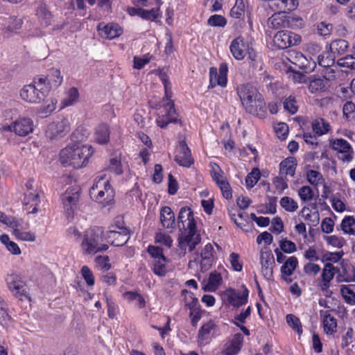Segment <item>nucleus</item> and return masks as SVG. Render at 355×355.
Listing matches in <instances>:
<instances>
[{"mask_svg":"<svg viewBox=\"0 0 355 355\" xmlns=\"http://www.w3.org/2000/svg\"><path fill=\"white\" fill-rule=\"evenodd\" d=\"M178 227L181 232L178 238V247L186 253L191 252L201 242V236L196 230L193 213L188 207L180 209L178 216Z\"/></svg>","mask_w":355,"mask_h":355,"instance_id":"obj_1","label":"nucleus"},{"mask_svg":"<svg viewBox=\"0 0 355 355\" xmlns=\"http://www.w3.org/2000/svg\"><path fill=\"white\" fill-rule=\"evenodd\" d=\"M237 94L245 111L259 118L266 115V103L256 87L250 84L241 85Z\"/></svg>","mask_w":355,"mask_h":355,"instance_id":"obj_2","label":"nucleus"},{"mask_svg":"<svg viewBox=\"0 0 355 355\" xmlns=\"http://www.w3.org/2000/svg\"><path fill=\"white\" fill-rule=\"evenodd\" d=\"M94 150L89 145L73 144L61 150L60 161L64 166L80 168L85 166Z\"/></svg>","mask_w":355,"mask_h":355,"instance_id":"obj_3","label":"nucleus"},{"mask_svg":"<svg viewBox=\"0 0 355 355\" xmlns=\"http://www.w3.org/2000/svg\"><path fill=\"white\" fill-rule=\"evenodd\" d=\"M89 196L92 200L101 204L102 207L110 205L114 202V191L105 174L97 176L89 190Z\"/></svg>","mask_w":355,"mask_h":355,"instance_id":"obj_4","label":"nucleus"},{"mask_svg":"<svg viewBox=\"0 0 355 355\" xmlns=\"http://www.w3.org/2000/svg\"><path fill=\"white\" fill-rule=\"evenodd\" d=\"M162 81L165 89V97L162 101V110L159 111L156 122L158 126L164 128L168 123L176 122L177 116L174 103L171 100L172 92L169 87L170 83L166 79H163Z\"/></svg>","mask_w":355,"mask_h":355,"instance_id":"obj_5","label":"nucleus"},{"mask_svg":"<svg viewBox=\"0 0 355 355\" xmlns=\"http://www.w3.org/2000/svg\"><path fill=\"white\" fill-rule=\"evenodd\" d=\"M103 231L100 227H94L85 232L81 243L82 250L84 254H94L101 251H105L108 245L101 243L103 241Z\"/></svg>","mask_w":355,"mask_h":355,"instance_id":"obj_6","label":"nucleus"},{"mask_svg":"<svg viewBox=\"0 0 355 355\" xmlns=\"http://www.w3.org/2000/svg\"><path fill=\"white\" fill-rule=\"evenodd\" d=\"M49 92V86L46 85L45 79L40 77L35 78L33 84L25 85L20 91V96L28 103H39Z\"/></svg>","mask_w":355,"mask_h":355,"instance_id":"obj_7","label":"nucleus"},{"mask_svg":"<svg viewBox=\"0 0 355 355\" xmlns=\"http://www.w3.org/2000/svg\"><path fill=\"white\" fill-rule=\"evenodd\" d=\"M70 130L71 125L69 120L60 116L48 124L45 135L51 140H58L65 137Z\"/></svg>","mask_w":355,"mask_h":355,"instance_id":"obj_8","label":"nucleus"},{"mask_svg":"<svg viewBox=\"0 0 355 355\" xmlns=\"http://www.w3.org/2000/svg\"><path fill=\"white\" fill-rule=\"evenodd\" d=\"M130 238L129 230L123 226L113 225L105 234V239L111 245L122 246Z\"/></svg>","mask_w":355,"mask_h":355,"instance_id":"obj_9","label":"nucleus"},{"mask_svg":"<svg viewBox=\"0 0 355 355\" xmlns=\"http://www.w3.org/2000/svg\"><path fill=\"white\" fill-rule=\"evenodd\" d=\"M300 42V35L288 31H279L273 37L275 46L281 49L297 45Z\"/></svg>","mask_w":355,"mask_h":355,"instance_id":"obj_10","label":"nucleus"},{"mask_svg":"<svg viewBox=\"0 0 355 355\" xmlns=\"http://www.w3.org/2000/svg\"><path fill=\"white\" fill-rule=\"evenodd\" d=\"M34 123L31 118H19L9 125H5L3 129L5 131L14 132L16 135L21 137L28 135L33 130Z\"/></svg>","mask_w":355,"mask_h":355,"instance_id":"obj_11","label":"nucleus"},{"mask_svg":"<svg viewBox=\"0 0 355 355\" xmlns=\"http://www.w3.org/2000/svg\"><path fill=\"white\" fill-rule=\"evenodd\" d=\"M6 282L9 290L16 297L20 300H22V297H28V288L18 275L14 273L8 275Z\"/></svg>","mask_w":355,"mask_h":355,"instance_id":"obj_12","label":"nucleus"},{"mask_svg":"<svg viewBox=\"0 0 355 355\" xmlns=\"http://www.w3.org/2000/svg\"><path fill=\"white\" fill-rule=\"evenodd\" d=\"M333 150H336L339 155V159L343 162H349L353 159L354 151L348 141L344 139H336L331 142Z\"/></svg>","mask_w":355,"mask_h":355,"instance_id":"obj_13","label":"nucleus"},{"mask_svg":"<svg viewBox=\"0 0 355 355\" xmlns=\"http://www.w3.org/2000/svg\"><path fill=\"white\" fill-rule=\"evenodd\" d=\"M260 263L261 273L266 279H272L273 276V267L275 258L270 250H262L260 252Z\"/></svg>","mask_w":355,"mask_h":355,"instance_id":"obj_14","label":"nucleus"},{"mask_svg":"<svg viewBox=\"0 0 355 355\" xmlns=\"http://www.w3.org/2000/svg\"><path fill=\"white\" fill-rule=\"evenodd\" d=\"M80 189L77 185L69 187L62 194V200L64 207L68 211H73L79 200Z\"/></svg>","mask_w":355,"mask_h":355,"instance_id":"obj_15","label":"nucleus"},{"mask_svg":"<svg viewBox=\"0 0 355 355\" xmlns=\"http://www.w3.org/2000/svg\"><path fill=\"white\" fill-rule=\"evenodd\" d=\"M175 160L180 166L184 167H189L193 163L191 151L184 141L180 142L176 148Z\"/></svg>","mask_w":355,"mask_h":355,"instance_id":"obj_16","label":"nucleus"},{"mask_svg":"<svg viewBox=\"0 0 355 355\" xmlns=\"http://www.w3.org/2000/svg\"><path fill=\"white\" fill-rule=\"evenodd\" d=\"M298 6L297 0H272L268 6L276 13H286L294 10Z\"/></svg>","mask_w":355,"mask_h":355,"instance_id":"obj_17","label":"nucleus"},{"mask_svg":"<svg viewBox=\"0 0 355 355\" xmlns=\"http://www.w3.org/2000/svg\"><path fill=\"white\" fill-rule=\"evenodd\" d=\"M247 49L248 46L241 37L234 39L230 46L232 56L238 60H243L245 58L247 54Z\"/></svg>","mask_w":355,"mask_h":355,"instance_id":"obj_18","label":"nucleus"},{"mask_svg":"<svg viewBox=\"0 0 355 355\" xmlns=\"http://www.w3.org/2000/svg\"><path fill=\"white\" fill-rule=\"evenodd\" d=\"M320 315L322 318L324 331L327 335H332L336 331V319L329 313V311L321 310Z\"/></svg>","mask_w":355,"mask_h":355,"instance_id":"obj_19","label":"nucleus"},{"mask_svg":"<svg viewBox=\"0 0 355 355\" xmlns=\"http://www.w3.org/2000/svg\"><path fill=\"white\" fill-rule=\"evenodd\" d=\"M40 202V195L37 192L29 191L25 194L24 204L28 214H36L38 211L37 207Z\"/></svg>","mask_w":355,"mask_h":355,"instance_id":"obj_20","label":"nucleus"},{"mask_svg":"<svg viewBox=\"0 0 355 355\" xmlns=\"http://www.w3.org/2000/svg\"><path fill=\"white\" fill-rule=\"evenodd\" d=\"M297 166V160L292 157H288L279 164V173L284 176L293 177Z\"/></svg>","mask_w":355,"mask_h":355,"instance_id":"obj_21","label":"nucleus"},{"mask_svg":"<svg viewBox=\"0 0 355 355\" xmlns=\"http://www.w3.org/2000/svg\"><path fill=\"white\" fill-rule=\"evenodd\" d=\"M160 221L164 228L173 229L175 227V214L169 207L166 206L161 209Z\"/></svg>","mask_w":355,"mask_h":355,"instance_id":"obj_22","label":"nucleus"},{"mask_svg":"<svg viewBox=\"0 0 355 355\" xmlns=\"http://www.w3.org/2000/svg\"><path fill=\"white\" fill-rule=\"evenodd\" d=\"M227 295L230 304L234 306L239 307L247 302L248 291L245 288L243 293L240 295L234 290H230L227 291Z\"/></svg>","mask_w":355,"mask_h":355,"instance_id":"obj_23","label":"nucleus"},{"mask_svg":"<svg viewBox=\"0 0 355 355\" xmlns=\"http://www.w3.org/2000/svg\"><path fill=\"white\" fill-rule=\"evenodd\" d=\"M45 79L46 85L49 86V90L52 88H57L62 82V76L60 71L58 69H51Z\"/></svg>","mask_w":355,"mask_h":355,"instance_id":"obj_24","label":"nucleus"},{"mask_svg":"<svg viewBox=\"0 0 355 355\" xmlns=\"http://www.w3.org/2000/svg\"><path fill=\"white\" fill-rule=\"evenodd\" d=\"M100 35L107 39H113L119 36L122 33L121 28L114 24H108L103 28H98Z\"/></svg>","mask_w":355,"mask_h":355,"instance_id":"obj_25","label":"nucleus"},{"mask_svg":"<svg viewBox=\"0 0 355 355\" xmlns=\"http://www.w3.org/2000/svg\"><path fill=\"white\" fill-rule=\"evenodd\" d=\"M313 131L318 136L328 133L331 130L329 123L323 118L315 119L311 124Z\"/></svg>","mask_w":355,"mask_h":355,"instance_id":"obj_26","label":"nucleus"},{"mask_svg":"<svg viewBox=\"0 0 355 355\" xmlns=\"http://www.w3.org/2000/svg\"><path fill=\"white\" fill-rule=\"evenodd\" d=\"M110 130L107 124L102 123L95 130L94 139L100 144H107L110 140Z\"/></svg>","mask_w":355,"mask_h":355,"instance_id":"obj_27","label":"nucleus"},{"mask_svg":"<svg viewBox=\"0 0 355 355\" xmlns=\"http://www.w3.org/2000/svg\"><path fill=\"white\" fill-rule=\"evenodd\" d=\"M348 48V42L343 39L335 40L329 45L330 53L334 57L344 54Z\"/></svg>","mask_w":355,"mask_h":355,"instance_id":"obj_28","label":"nucleus"},{"mask_svg":"<svg viewBox=\"0 0 355 355\" xmlns=\"http://www.w3.org/2000/svg\"><path fill=\"white\" fill-rule=\"evenodd\" d=\"M10 225L13 227V233L15 236L21 241H35L36 239L35 234L31 232H24L19 228L18 222H14L10 223Z\"/></svg>","mask_w":355,"mask_h":355,"instance_id":"obj_29","label":"nucleus"},{"mask_svg":"<svg viewBox=\"0 0 355 355\" xmlns=\"http://www.w3.org/2000/svg\"><path fill=\"white\" fill-rule=\"evenodd\" d=\"M222 276L219 272H211L208 282L203 286V289L208 291H215L222 283Z\"/></svg>","mask_w":355,"mask_h":355,"instance_id":"obj_30","label":"nucleus"},{"mask_svg":"<svg viewBox=\"0 0 355 355\" xmlns=\"http://www.w3.org/2000/svg\"><path fill=\"white\" fill-rule=\"evenodd\" d=\"M329 84L324 79L320 78H313L309 81V89L311 93L322 92L326 91Z\"/></svg>","mask_w":355,"mask_h":355,"instance_id":"obj_31","label":"nucleus"},{"mask_svg":"<svg viewBox=\"0 0 355 355\" xmlns=\"http://www.w3.org/2000/svg\"><path fill=\"white\" fill-rule=\"evenodd\" d=\"M79 98V92L76 87L70 88L67 92L66 97L61 101L60 109L73 105Z\"/></svg>","mask_w":355,"mask_h":355,"instance_id":"obj_32","label":"nucleus"},{"mask_svg":"<svg viewBox=\"0 0 355 355\" xmlns=\"http://www.w3.org/2000/svg\"><path fill=\"white\" fill-rule=\"evenodd\" d=\"M298 265L297 259L295 257L288 258L281 267V272L283 275L291 276Z\"/></svg>","mask_w":355,"mask_h":355,"instance_id":"obj_33","label":"nucleus"},{"mask_svg":"<svg viewBox=\"0 0 355 355\" xmlns=\"http://www.w3.org/2000/svg\"><path fill=\"white\" fill-rule=\"evenodd\" d=\"M243 339V338L241 334H235L230 346L227 347L225 351V355H234L237 354L241 349Z\"/></svg>","mask_w":355,"mask_h":355,"instance_id":"obj_34","label":"nucleus"},{"mask_svg":"<svg viewBox=\"0 0 355 355\" xmlns=\"http://www.w3.org/2000/svg\"><path fill=\"white\" fill-rule=\"evenodd\" d=\"M341 230L345 234L355 235V218L353 216H345L340 224Z\"/></svg>","mask_w":355,"mask_h":355,"instance_id":"obj_35","label":"nucleus"},{"mask_svg":"<svg viewBox=\"0 0 355 355\" xmlns=\"http://www.w3.org/2000/svg\"><path fill=\"white\" fill-rule=\"evenodd\" d=\"M216 324L213 321H209L199 329L198 338L201 340H205L209 338L214 332Z\"/></svg>","mask_w":355,"mask_h":355,"instance_id":"obj_36","label":"nucleus"},{"mask_svg":"<svg viewBox=\"0 0 355 355\" xmlns=\"http://www.w3.org/2000/svg\"><path fill=\"white\" fill-rule=\"evenodd\" d=\"M85 1L87 2L90 6H94L96 3L100 8H105L107 9L110 8V0H76L77 8L79 10H84L85 8Z\"/></svg>","mask_w":355,"mask_h":355,"instance_id":"obj_37","label":"nucleus"},{"mask_svg":"<svg viewBox=\"0 0 355 355\" xmlns=\"http://www.w3.org/2000/svg\"><path fill=\"white\" fill-rule=\"evenodd\" d=\"M306 178L308 182L313 185L318 186L324 182L322 175L319 171L315 170H309L306 172Z\"/></svg>","mask_w":355,"mask_h":355,"instance_id":"obj_38","label":"nucleus"},{"mask_svg":"<svg viewBox=\"0 0 355 355\" xmlns=\"http://www.w3.org/2000/svg\"><path fill=\"white\" fill-rule=\"evenodd\" d=\"M210 166L211 168L210 173L212 179L215 181L217 185L221 180L227 181L226 178L224 176V173L220 168V166L215 164L211 163Z\"/></svg>","mask_w":355,"mask_h":355,"instance_id":"obj_39","label":"nucleus"},{"mask_svg":"<svg viewBox=\"0 0 355 355\" xmlns=\"http://www.w3.org/2000/svg\"><path fill=\"white\" fill-rule=\"evenodd\" d=\"M166 258L164 257L159 259H156L153 262V270L155 275L162 277L166 273Z\"/></svg>","mask_w":355,"mask_h":355,"instance_id":"obj_40","label":"nucleus"},{"mask_svg":"<svg viewBox=\"0 0 355 355\" xmlns=\"http://www.w3.org/2000/svg\"><path fill=\"white\" fill-rule=\"evenodd\" d=\"M245 3L243 0H236L235 4L230 10V15L236 19H239L245 14Z\"/></svg>","mask_w":355,"mask_h":355,"instance_id":"obj_41","label":"nucleus"},{"mask_svg":"<svg viewBox=\"0 0 355 355\" xmlns=\"http://www.w3.org/2000/svg\"><path fill=\"white\" fill-rule=\"evenodd\" d=\"M182 295L184 297V303L190 310L196 309L198 299L195 297L194 294L187 290L182 291Z\"/></svg>","mask_w":355,"mask_h":355,"instance_id":"obj_42","label":"nucleus"},{"mask_svg":"<svg viewBox=\"0 0 355 355\" xmlns=\"http://www.w3.org/2000/svg\"><path fill=\"white\" fill-rule=\"evenodd\" d=\"M220 76L217 72V69L215 67H211L209 69V87H214L216 85H219L221 87H225L227 85V81H225L224 83H220Z\"/></svg>","mask_w":355,"mask_h":355,"instance_id":"obj_43","label":"nucleus"},{"mask_svg":"<svg viewBox=\"0 0 355 355\" xmlns=\"http://www.w3.org/2000/svg\"><path fill=\"white\" fill-rule=\"evenodd\" d=\"M286 322L299 335L302 334L301 322L297 317L293 314H288L286 315Z\"/></svg>","mask_w":355,"mask_h":355,"instance_id":"obj_44","label":"nucleus"},{"mask_svg":"<svg viewBox=\"0 0 355 355\" xmlns=\"http://www.w3.org/2000/svg\"><path fill=\"white\" fill-rule=\"evenodd\" d=\"M281 206L287 211L293 212L298 208L297 203L291 198L285 196L280 200Z\"/></svg>","mask_w":355,"mask_h":355,"instance_id":"obj_45","label":"nucleus"},{"mask_svg":"<svg viewBox=\"0 0 355 355\" xmlns=\"http://www.w3.org/2000/svg\"><path fill=\"white\" fill-rule=\"evenodd\" d=\"M260 177L259 170L258 168H253L245 178L247 187L250 189L252 188L257 183Z\"/></svg>","mask_w":355,"mask_h":355,"instance_id":"obj_46","label":"nucleus"},{"mask_svg":"<svg viewBox=\"0 0 355 355\" xmlns=\"http://www.w3.org/2000/svg\"><path fill=\"white\" fill-rule=\"evenodd\" d=\"M340 292L346 302L355 304V293L348 286H342Z\"/></svg>","mask_w":355,"mask_h":355,"instance_id":"obj_47","label":"nucleus"},{"mask_svg":"<svg viewBox=\"0 0 355 355\" xmlns=\"http://www.w3.org/2000/svg\"><path fill=\"white\" fill-rule=\"evenodd\" d=\"M298 195L300 199L304 201H310L314 196L312 189L309 186H303L298 190Z\"/></svg>","mask_w":355,"mask_h":355,"instance_id":"obj_48","label":"nucleus"},{"mask_svg":"<svg viewBox=\"0 0 355 355\" xmlns=\"http://www.w3.org/2000/svg\"><path fill=\"white\" fill-rule=\"evenodd\" d=\"M335 275V267L331 263L325 264L322 272V279L325 282H331L334 278Z\"/></svg>","mask_w":355,"mask_h":355,"instance_id":"obj_49","label":"nucleus"},{"mask_svg":"<svg viewBox=\"0 0 355 355\" xmlns=\"http://www.w3.org/2000/svg\"><path fill=\"white\" fill-rule=\"evenodd\" d=\"M207 23L209 26H211L223 27L226 25L227 20L222 15H211L208 19Z\"/></svg>","mask_w":355,"mask_h":355,"instance_id":"obj_50","label":"nucleus"},{"mask_svg":"<svg viewBox=\"0 0 355 355\" xmlns=\"http://www.w3.org/2000/svg\"><path fill=\"white\" fill-rule=\"evenodd\" d=\"M288 59L291 62L300 67L304 64V61L306 60V58L301 53L290 52L288 53Z\"/></svg>","mask_w":355,"mask_h":355,"instance_id":"obj_51","label":"nucleus"},{"mask_svg":"<svg viewBox=\"0 0 355 355\" xmlns=\"http://www.w3.org/2000/svg\"><path fill=\"white\" fill-rule=\"evenodd\" d=\"M344 274L340 276V279L339 281L341 282H355V268L353 266L348 267L347 268H344L343 270Z\"/></svg>","mask_w":355,"mask_h":355,"instance_id":"obj_52","label":"nucleus"},{"mask_svg":"<svg viewBox=\"0 0 355 355\" xmlns=\"http://www.w3.org/2000/svg\"><path fill=\"white\" fill-rule=\"evenodd\" d=\"M284 107L291 114L296 113L297 111V105L295 97L290 96L286 98L284 102Z\"/></svg>","mask_w":355,"mask_h":355,"instance_id":"obj_53","label":"nucleus"},{"mask_svg":"<svg viewBox=\"0 0 355 355\" xmlns=\"http://www.w3.org/2000/svg\"><path fill=\"white\" fill-rule=\"evenodd\" d=\"M338 64L343 67L349 69H355V57L352 55H347L338 60Z\"/></svg>","mask_w":355,"mask_h":355,"instance_id":"obj_54","label":"nucleus"},{"mask_svg":"<svg viewBox=\"0 0 355 355\" xmlns=\"http://www.w3.org/2000/svg\"><path fill=\"white\" fill-rule=\"evenodd\" d=\"M279 247L281 250L288 254L295 252L297 249L295 244L293 241L286 239L280 241Z\"/></svg>","mask_w":355,"mask_h":355,"instance_id":"obj_55","label":"nucleus"},{"mask_svg":"<svg viewBox=\"0 0 355 355\" xmlns=\"http://www.w3.org/2000/svg\"><path fill=\"white\" fill-rule=\"evenodd\" d=\"M37 15L40 19H41L42 23L45 25L50 24L51 15L45 8L42 6L38 8L37 10Z\"/></svg>","mask_w":355,"mask_h":355,"instance_id":"obj_56","label":"nucleus"},{"mask_svg":"<svg viewBox=\"0 0 355 355\" xmlns=\"http://www.w3.org/2000/svg\"><path fill=\"white\" fill-rule=\"evenodd\" d=\"M155 239L157 243L164 245L168 248H171L172 245L173 240L171 236L167 234L159 232L156 234Z\"/></svg>","mask_w":355,"mask_h":355,"instance_id":"obj_57","label":"nucleus"},{"mask_svg":"<svg viewBox=\"0 0 355 355\" xmlns=\"http://www.w3.org/2000/svg\"><path fill=\"white\" fill-rule=\"evenodd\" d=\"M81 275L89 286L94 284V277L92 272L87 266H83L81 268Z\"/></svg>","mask_w":355,"mask_h":355,"instance_id":"obj_58","label":"nucleus"},{"mask_svg":"<svg viewBox=\"0 0 355 355\" xmlns=\"http://www.w3.org/2000/svg\"><path fill=\"white\" fill-rule=\"evenodd\" d=\"M334 56L331 54L327 57H324L323 55H319L318 56V62L319 65L324 68L331 67L334 64Z\"/></svg>","mask_w":355,"mask_h":355,"instance_id":"obj_59","label":"nucleus"},{"mask_svg":"<svg viewBox=\"0 0 355 355\" xmlns=\"http://www.w3.org/2000/svg\"><path fill=\"white\" fill-rule=\"evenodd\" d=\"M150 62V58L147 55L142 57L135 56L133 58V67L137 69H141Z\"/></svg>","mask_w":355,"mask_h":355,"instance_id":"obj_60","label":"nucleus"},{"mask_svg":"<svg viewBox=\"0 0 355 355\" xmlns=\"http://www.w3.org/2000/svg\"><path fill=\"white\" fill-rule=\"evenodd\" d=\"M22 20L16 17H11L9 19L8 30L12 32H17L21 28Z\"/></svg>","mask_w":355,"mask_h":355,"instance_id":"obj_61","label":"nucleus"},{"mask_svg":"<svg viewBox=\"0 0 355 355\" xmlns=\"http://www.w3.org/2000/svg\"><path fill=\"white\" fill-rule=\"evenodd\" d=\"M230 262L232 268L235 271L240 272L242 270V263L239 260V255L237 253L232 252L230 255Z\"/></svg>","mask_w":355,"mask_h":355,"instance_id":"obj_62","label":"nucleus"},{"mask_svg":"<svg viewBox=\"0 0 355 355\" xmlns=\"http://www.w3.org/2000/svg\"><path fill=\"white\" fill-rule=\"evenodd\" d=\"M333 25L329 23L322 21L318 25V32L320 35H329L332 31Z\"/></svg>","mask_w":355,"mask_h":355,"instance_id":"obj_63","label":"nucleus"},{"mask_svg":"<svg viewBox=\"0 0 355 355\" xmlns=\"http://www.w3.org/2000/svg\"><path fill=\"white\" fill-rule=\"evenodd\" d=\"M326 241L328 244L331 245L334 247L340 248L343 246L345 243V240L336 235H332L326 237Z\"/></svg>","mask_w":355,"mask_h":355,"instance_id":"obj_64","label":"nucleus"}]
</instances>
